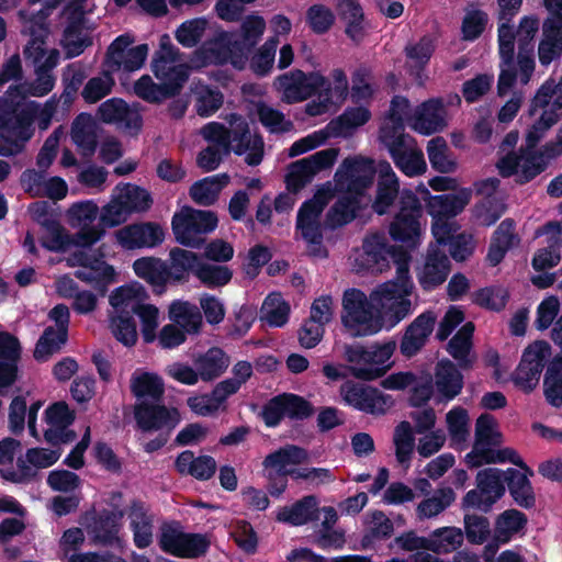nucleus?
Listing matches in <instances>:
<instances>
[{
  "mask_svg": "<svg viewBox=\"0 0 562 562\" xmlns=\"http://www.w3.org/2000/svg\"><path fill=\"white\" fill-rule=\"evenodd\" d=\"M436 321L435 312L427 310L405 328L400 341V351L405 358H413L426 346L434 331Z\"/></svg>",
  "mask_w": 562,
  "mask_h": 562,
  "instance_id": "a211bd4d",
  "label": "nucleus"
},
{
  "mask_svg": "<svg viewBox=\"0 0 562 562\" xmlns=\"http://www.w3.org/2000/svg\"><path fill=\"white\" fill-rule=\"evenodd\" d=\"M539 110L553 112L561 119L562 90L558 85L546 82L539 88L530 102L529 115H535Z\"/></svg>",
  "mask_w": 562,
  "mask_h": 562,
  "instance_id": "79ce46f5",
  "label": "nucleus"
},
{
  "mask_svg": "<svg viewBox=\"0 0 562 562\" xmlns=\"http://www.w3.org/2000/svg\"><path fill=\"white\" fill-rule=\"evenodd\" d=\"M266 30V21L260 15H248L240 24L239 32L220 31L205 41L196 50L206 65L231 64L244 70L248 59Z\"/></svg>",
  "mask_w": 562,
  "mask_h": 562,
  "instance_id": "f03ea898",
  "label": "nucleus"
},
{
  "mask_svg": "<svg viewBox=\"0 0 562 562\" xmlns=\"http://www.w3.org/2000/svg\"><path fill=\"white\" fill-rule=\"evenodd\" d=\"M116 189L131 215L147 212L153 206V196L145 188L126 183L122 188L116 187Z\"/></svg>",
  "mask_w": 562,
  "mask_h": 562,
  "instance_id": "09e8293b",
  "label": "nucleus"
},
{
  "mask_svg": "<svg viewBox=\"0 0 562 562\" xmlns=\"http://www.w3.org/2000/svg\"><path fill=\"white\" fill-rule=\"evenodd\" d=\"M446 114L443 98L429 99L417 108L413 127L424 135L441 132L447 126Z\"/></svg>",
  "mask_w": 562,
  "mask_h": 562,
  "instance_id": "5701e85b",
  "label": "nucleus"
},
{
  "mask_svg": "<svg viewBox=\"0 0 562 562\" xmlns=\"http://www.w3.org/2000/svg\"><path fill=\"white\" fill-rule=\"evenodd\" d=\"M371 119V112L363 106L347 108L340 115L333 119L327 130L333 137L347 135L351 130L360 127Z\"/></svg>",
  "mask_w": 562,
  "mask_h": 562,
  "instance_id": "4c0bfd02",
  "label": "nucleus"
},
{
  "mask_svg": "<svg viewBox=\"0 0 562 562\" xmlns=\"http://www.w3.org/2000/svg\"><path fill=\"white\" fill-rule=\"evenodd\" d=\"M32 133L22 123L13 128H7L0 134V156L12 157L23 151L25 143L31 138Z\"/></svg>",
  "mask_w": 562,
  "mask_h": 562,
  "instance_id": "603ef678",
  "label": "nucleus"
},
{
  "mask_svg": "<svg viewBox=\"0 0 562 562\" xmlns=\"http://www.w3.org/2000/svg\"><path fill=\"white\" fill-rule=\"evenodd\" d=\"M130 382L131 392L139 402L147 400L160 402L164 397L165 384L156 373L135 371Z\"/></svg>",
  "mask_w": 562,
  "mask_h": 562,
  "instance_id": "2f4dec72",
  "label": "nucleus"
},
{
  "mask_svg": "<svg viewBox=\"0 0 562 562\" xmlns=\"http://www.w3.org/2000/svg\"><path fill=\"white\" fill-rule=\"evenodd\" d=\"M123 512L103 509L92 517L87 532L94 544L111 547L120 542V527Z\"/></svg>",
  "mask_w": 562,
  "mask_h": 562,
  "instance_id": "412c9836",
  "label": "nucleus"
},
{
  "mask_svg": "<svg viewBox=\"0 0 562 562\" xmlns=\"http://www.w3.org/2000/svg\"><path fill=\"white\" fill-rule=\"evenodd\" d=\"M229 182L226 173L205 177L195 181L189 190L190 198L201 206H211L217 199L221 190Z\"/></svg>",
  "mask_w": 562,
  "mask_h": 562,
  "instance_id": "72a5a7b5",
  "label": "nucleus"
},
{
  "mask_svg": "<svg viewBox=\"0 0 562 562\" xmlns=\"http://www.w3.org/2000/svg\"><path fill=\"white\" fill-rule=\"evenodd\" d=\"M119 244L128 250L154 248L165 238L161 226L155 222H139L126 225L115 232Z\"/></svg>",
  "mask_w": 562,
  "mask_h": 562,
  "instance_id": "f3484780",
  "label": "nucleus"
},
{
  "mask_svg": "<svg viewBox=\"0 0 562 562\" xmlns=\"http://www.w3.org/2000/svg\"><path fill=\"white\" fill-rule=\"evenodd\" d=\"M71 139L82 157H91L98 147L97 126L89 113H80L71 124Z\"/></svg>",
  "mask_w": 562,
  "mask_h": 562,
  "instance_id": "cd10ccee",
  "label": "nucleus"
},
{
  "mask_svg": "<svg viewBox=\"0 0 562 562\" xmlns=\"http://www.w3.org/2000/svg\"><path fill=\"white\" fill-rule=\"evenodd\" d=\"M379 139L387 149L393 162L417 146L414 137L405 133V127H380Z\"/></svg>",
  "mask_w": 562,
  "mask_h": 562,
  "instance_id": "58836bf2",
  "label": "nucleus"
},
{
  "mask_svg": "<svg viewBox=\"0 0 562 562\" xmlns=\"http://www.w3.org/2000/svg\"><path fill=\"white\" fill-rule=\"evenodd\" d=\"M531 475L515 468L505 470V485L516 505L525 509L536 506V494L529 480Z\"/></svg>",
  "mask_w": 562,
  "mask_h": 562,
  "instance_id": "bb28decb",
  "label": "nucleus"
},
{
  "mask_svg": "<svg viewBox=\"0 0 562 562\" xmlns=\"http://www.w3.org/2000/svg\"><path fill=\"white\" fill-rule=\"evenodd\" d=\"M427 155L431 168L439 173H452L458 168L456 157L442 136H436L428 142Z\"/></svg>",
  "mask_w": 562,
  "mask_h": 562,
  "instance_id": "ea45409f",
  "label": "nucleus"
},
{
  "mask_svg": "<svg viewBox=\"0 0 562 562\" xmlns=\"http://www.w3.org/2000/svg\"><path fill=\"white\" fill-rule=\"evenodd\" d=\"M396 349L394 340L364 346L359 342L345 344L342 358L347 362L346 370L360 381H373L385 375L391 364L387 361Z\"/></svg>",
  "mask_w": 562,
  "mask_h": 562,
  "instance_id": "7ed1b4c3",
  "label": "nucleus"
},
{
  "mask_svg": "<svg viewBox=\"0 0 562 562\" xmlns=\"http://www.w3.org/2000/svg\"><path fill=\"white\" fill-rule=\"evenodd\" d=\"M475 326L472 322L465 323L449 340L448 353L458 362L460 369L469 370L473 367L474 359L470 356L472 338Z\"/></svg>",
  "mask_w": 562,
  "mask_h": 562,
  "instance_id": "7c9ffc66",
  "label": "nucleus"
},
{
  "mask_svg": "<svg viewBox=\"0 0 562 562\" xmlns=\"http://www.w3.org/2000/svg\"><path fill=\"white\" fill-rule=\"evenodd\" d=\"M130 528L134 543L138 549H145L153 542L154 516L148 506L140 499H133L128 506Z\"/></svg>",
  "mask_w": 562,
  "mask_h": 562,
  "instance_id": "393cba45",
  "label": "nucleus"
},
{
  "mask_svg": "<svg viewBox=\"0 0 562 562\" xmlns=\"http://www.w3.org/2000/svg\"><path fill=\"white\" fill-rule=\"evenodd\" d=\"M509 300V292L503 286H485L473 293L472 302L483 308L501 312Z\"/></svg>",
  "mask_w": 562,
  "mask_h": 562,
  "instance_id": "bf43d9fd",
  "label": "nucleus"
},
{
  "mask_svg": "<svg viewBox=\"0 0 562 562\" xmlns=\"http://www.w3.org/2000/svg\"><path fill=\"white\" fill-rule=\"evenodd\" d=\"M464 537L471 544H482L491 536V524L487 517L476 514L464 515Z\"/></svg>",
  "mask_w": 562,
  "mask_h": 562,
  "instance_id": "338daca9",
  "label": "nucleus"
},
{
  "mask_svg": "<svg viewBox=\"0 0 562 562\" xmlns=\"http://www.w3.org/2000/svg\"><path fill=\"white\" fill-rule=\"evenodd\" d=\"M398 204L400 210L390 224L389 234L393 240L414 247L420 236V199L411 189H403Z\"/></svg>",
  "mask_w": 562,
  "mask_h": 562,
  "instance_id": "0eeeda50",
  "label": "nucleus"
},
{
  "mask_svg": "<svg viewBox=\"0 0 562 562\" xmlns=\"http://www.w3.org/2000/svg\"><path fill=\"white\" fill-rule=\"evenodd\" d=\"M182 60L183 54L168 34H162L151 57L150 69L160 83L171 87L169 93L172 98L181 93L190 77L191 67Z\"/></svg>",
  "mask_w": 562,
  "mask_h": 562,
  "instance_id": "39448f33",
  "label": "nucleus"
},
{
  "mask_svg": "<svg viewBox=\"0 0 562 562\" xmlns=\"http://www.w3.org/2000/svg\"><path fill=\"white\" fill-rule=\"evenodd\" d=\"M463 540V531L458 527L438 528L428 537V551L437 554L450 553L459 549Z\"/></svg>",
  "mask_w": 562,
  "mask_h": 562,
  "instance_id": "37998d69",
  "label": "nucleus"
},
{
  "mask_svg": "<svg viewBox=\"0 0 562 562\" xmlns=\"http://www.w3.org/2000/svg\"><path fill=\"white\" fill-rule=\"evenodd\" d=\"M279 45V36H270L257 52H252L249 56L248 63L250 70L258 77H266L270 74L277 47Z\"/></svg>",
  "mask_w": 562,
  "mask_h": 562,
  "instance_id": "de8ad7c7",
  "label": "nucleus"
},
{
  "mask_svg": "<svg viewBox=\"0 0 562 562\" xmlns=\"http://www.w3.org/2000/svg\"><path fill=\"white\" fill-rule=\"evenodd\" d=\"M475 488L462 498V509H479L488 513L505 494V470L485 468L475 476Z\"/></svg>",
  "mask_w": 562,
  "mask_h": 562,
  "instance_id": "6e6552de",
  "label": "nucleus"
},
{
  "mask_svg": "<svg viewBox=\"0 0 562 562\" xmlns=\"http://www.w3.org/2000/svg\"><path fill=\"white\" fill-rule=\"evenodd\" d=\"M110 329L115 339L126 347L137 341L136 323L132 313H119L110 317Z\"/></svg>",
  "mask_w": 562,
  "mask_h": 562,
  "instance_id": "13d9d810",
  "label": "nucleus"
},
{
  "mask_svg": "<svg viewBox=\"0 0 562 562\" xmlns=\"http://www.w3.org/2000/svg\"><path fill=\"white\" fill-rule=\"evenodd\" d=\"M451 271V262L447 254L437 246L427 249L425 262L417 279L420 288L430 292L441 285Z\"/></svg>",
  "mask_w": 562,
  "mask_h": 562,
  "instance_id": "aec40b11",
  "label": "nucleus"
},
{
  "mask_svg": "<svg viewBox=\"0 0 562 562\" xmlns=\"http://www.w3.org/2000/svg\"><path fill=\"white\" fill-rule=\"evenodd\" d=\"M544 396L553 407L562 406V356H555L547 367L543 379Z\"/></svg>",
  "mask_w": 562,
  "mask_h": 562,
  "instance_id": "a18cd8bd",
  "label": "nucleus"
},
{
  "mask_svg": "<svg viewBox=\"0 0 562 562\" xmlns=\"http://www.w3.org/2000/svg\"><path fill=\"white\" fill-rule=\"evenodd\" d=\"M341 323L352 337L378 334L384 326V316L376 301L359 289H348L342 296Z\"/></svg>",
  "mask_w": 562,
  "mask_h": 562,
  "instance_id": "20e7f679",
  "label": "nucleus"
},
{
  "mask_svg": "<svg viewBox=\"0 0 562 562\" xmlns=\"http://www.w3.org/2000/svg\"><path fill=\"white\" fill-rule=\"evenodd\" d=\"M456 493L449 487L438 488L435 494L422 501L417 506V514L419 518H431L448 508L454 501Z\"/></svg>",
  "mask_w": 562,
  "mask_h": 562,
  "instance_id": "864d4df0",
  "label": "nucleus"
},
{
  "mask_svg": "<svg viewBox=\"0 0 562 562\" xmlns=\"http://www.w3.org/2000/svg\"><path fill=\"white\" fill-rule=\"evenodd\" d=\"M132 314L140 321V333L144 342L151 344L157 339L159 310L153 304H136Z\"/></svg>",
  "mask_w": 562,
  "mask_h": 562,
  "instance_id": "0e129e2a",
  "label": "nucleus"
},
{
  "mask_svg": "<svg viewBox=\"0 0 562 562\" xmlns=\"http://www.w3.org/2000/svg\"><path fill=\"white\" fill-rule=\"evenodd\" d=\"M393 441L397 462L408 465L415 446L413 429L408 422L403 420L395 427Z\"/></svg>",
  "mask_w": 562,
  "mask_h": 562,
  "instance_id": "680f3d73",
  "label": "nucleus"
},
{
  "mask_svg": "<svg viewBox=\"0 0 562 562\" xmlns=\"http://www.w3.org/2000/svg\"><path fill=\"white\" fill-rule=\"evenodd\" d=\"M200 257L190 250L173 248L170 250V265L168 270L173 282H186L189 273L195 276V270L200 265Z\"/></svg>",
  "mask_w": 562,
  "mask_h": 562,
  "instance_id": "a19ab883",
  "label": "nucleus"
},
{
  "mask_svg": "<svg viewBox=\"0 0 562 562\" xmlns=\"http://www.w3.org/2000/svg\"><path fill=\"white\" fill-rule=\"evenodd\" d=\"M170 90L171 87L169 88L160 82L156 83L149 75H143L134 83V93L151 104H159L167 99H171Z\"/></svg>",
  "mask_w": 562,
  "mask_h": 562,
  "instance_id": "4d7b16f0",
  "label": "nucleus"
},
{
  "mask_svg": "<svg viewBox=\"0 0 562 562\" xmlns=\"http://www.w3.org/2000/svg\"><path fill=\"white\" fill-rule=\"evenodd\" d=\"M195 277L204 286L215 289L228 284L233 278V271L227 266L201 261L195 270Z\"/></svg>",
  "mask_w": 562,
  "mask_h": 562,
  "instance_id": "5fc2aeb1",
  "label": "nucleus"
},
{
  "mask_svg": "<svg viewBox=\"0 0 562 562\" xmlns=\"http://www.w3.org/2000/svg\"><path fill=\"white\" fill-rule=\"evenodd\" d=\"M550 356L551 346L548 341L536 340L528 345L512 374L514 384L525 393H530L539 383Z\"/></svg>",
  "mask_w": 562,
  "mask_h": 562,
  "instance_id": "9b49d317",
  "label": "nucleus"
},
{
  "mask_svg": "<svg viewBox=\"0 0 562 562\" xmlns=\"http://www.w3.org/2000/svg\"><path fill=\"white\" fill-rule=\"evenodd\" d=\"M528 518L522 512L510 508L501 513L495 521L494 540L508 543L513 537L526 528Z\"/></svg>",
  "mask_w": 562,
  "mask_h": 562,
  "instance_id": "e433bc0d",
  "label": "nucleus"
},
{
  "mask_svg": "<svg viewBox=\"0 0 562 562\" xmlns=\"http://www.w3.org/2000/svg\"><path fill=\"white\" fill-rule=\"evenodd\" d=\"M55 86V78L53 75L40 71L37 78L31 83H19L10 86L7 93L11 98L24 99L27 95L44 97L48 94Z\"/></svg>",
  "mask_w": 562,
  "mask_h": 562,
  "instance_id": "3c124183",
  "label": "nucleus"
},
{
  "mask_svg": "<svg viewBox=\"0 0 562 562\" xmlns=\"http://www.w3.org/2000/svg\"><path fill=\"white\" fill-rule=\"evenodd\" d=\"M305 21L313 33L323 35L334 25L335 14L325 4L316 3L306 10Z\"/></svg>",
  "mask_w": 562,
  "mask_h": 562,
  "instance_id": "774afa93",
  "label": "nucleus"
},
{
  "mask_svg": "<svg viewBox=\"0 0 562 562\" xmlns=\"http://www.w3.org/2000/svg\"><path fill=\"white\" fill-rule=\"evenodd\" d=\"M458 367L447 358L437 362L435 368V387L439 401H452L462 392L464 378Z\"/></svg>",
  "mask_w": 562,
  "mask_h": 562,
  "instance_id": "4be33fe9",
  "label": "nucleus"
},
{
  "mask_svg": "<svg viewBox=\"0 0 562 562\" xmlns=\"http://www.w3.org/2000/svg\"><path fill=\"white\" fill-rule=\"evenodd\" d=\"M207 21L204 18H195L181 23L176 32L177 42L186 48L196 46L206 30Z\"/></svg>",
  "mask_w": 562,
  "mask_h": 562,
  "instance_id": "69168bd1",
  "label": "nucleus"
},
{
  "mask_svg": "<svg viewBox=\"0 0 562 562\" xmlns=\"http://www.w3.org/2000/svg\"><path fill=\"white\" fill-rule=\"evenodd\" d=\"M194 364L203 381H212L226 371L229 357L223 349L211 347L194 360Z\"/></svg>",
  "mask_w": 562,
  "mask_h": 562,
  "instance_id": "c9c22d12",
  "label": "nucleus"
},
{
  "mask_svg": "<svg viewBox=\"0 0 562 562\" xmlns=\"http://www.w3.org/2000/svg\"><path fill=\"white\" fill-rule=\"evenodd\" d=\"M218 225L214 211L198 210L183 206L175 213L171 220L172 233L176 240L186 247L200 249L205 243L203 235L212 233Z\"/></svg>",
  "mask_w": 562,
  "mask_h": 562,
  "instance_id": "423d86ee",
  "label": "nucleus"
},
{
  "mask_svg": "<svg viewBox=\"0 0 562 562\" xmlns=\"http://www.w3.org/2000/svg\"><path fill=\"white\" fill-rule=\"evenodd\" d=\"M413 291L408 293H401V295L394 294L392 297H384L380 294H375V289L371 292V299L376 301L381 310L386 308V316L392 326L398 324L412 312V302L408 296Z\"/></svg>",
  "mask_w": 562,
  "mask_h": 562,
  "instance_id": "c03bdc74",
  "label": "nucleus"
},
{
  "mask_svg": "<svg viewBox=\"0 0 562 562\" xmlns=\"http://www.w3.org/2000/svg\"><path fill=\"white\" fill-rule=\"evenodd\" d=\"M290 306L280 293L269 294L260 308V318L272 327H282L289 321Z\"/></svg>",
  "mask_w": 562,
  "mask_h": 562,
  "instance_id": "8fccbe9b",
  "label": "nucleus"
},
{
  "mask_svg": "<svg viewBox=\"0 0 562 562\" xmlns=\"http://www.w3.org/2000/svg\"><path fill=\"white\" fill-rule=\"evenodd\" d=\"M387 259L396 266V277L375 288V294L392 297L394 294L413 291L414 283L409 274L411 254L402 246L389 245Z\"/></svg>",
  "mask_w": 562,
  "mask_h": 562,
  "instance_id": "dca6fc26",
  "label": "nucleus"
},
{
  "mask_svg": "<svg viewBox=\"0 0 562 562\" xmlns=\"http://www.w3.org/2000/svg\"><path fill=\"white\" fill-rule=\"evenodd\" d=\"M168 318L189 335L199 334L203 324L200 307L189 301L175 300L169 305Z\"/></svg>",
  "mask_w": 562,
  "mask_h": 562,
  "instance_id": "c756f323",
  "label": "nucleus"
},
{
  "mask_svg": "<svg viewBox=\"0 0 562 562\" xmlns=\"http://www.w3.org/2000/svg\"><path fill=\"white\" fill-rule=\"evenodd\" d=\"M160 549L180 559H198L204 557L211 541L204 533L183 532L172 525H164L159 537Z\"/></svg>",
  "mask_w": 562,
  "mask_h": 562,
  "instance_id": "9d476101",
  "label": "nucleus"
},
{
  "mask_svg": "<svg viewBox=\"0 0 562 562\" xmlns=\"http://www.w3.org/2000/svg\"><path fill=\"white\" fill-rule=\"evenodd\" d=\"M393 532L392 520L382 510H374L371 513V524L361 537L360 546L364 550L371 549L375 541L389 539Z\"/></svg>",
  "mask_w": 562,
  "mask_h": 562,
  "instance_id": "49530a36",
  "label": "nucleus"
},
{
  "mask_svg": "<svg viewBox=\"0 0 562 562\" xmlns=\"http://www.w3.org/2000/svg\"><path fill=\"white\" fill-rule=\"evenodd\" d=\"M276 83L283 92V100L289 104L305 101L321 90L331 91V83L318 71L304 72L294 69L280 75Z\"/></svg>",
  "mask_w": 562,
  "mask_h": 562,
  "instance_id": "1a4fd4ad",
  "label": "nucleus"
},
{
  "mask_svg": "<svg viewBox=\"0 0 562 562\" xmlns=\"http://www.w3.org/2000/svg\"><path fill=\"white\" fill-rule=\"evenodd\" d=\"M375 178L374 160L364 157L345 158L336 171V186L345 192L327 211L323 226L336 229L352 222L361 210V198Z\"/></svg>",
  "mask_w": 562,
  "mask_h": 562,
  "instance_id": "f257e3e1",
  "label": "nucleus"
},
{
  "mask_svg": "<svg viewBox=\"0 0 562 562\" xmlns=\"http://www.w3.org/2000/svg\"><path fill=\"white\" fill-rule=\"evenodd\" d=\"M318 502L316 496L307 495L291 506H284L277 515V520L292 526H302L317 519Z\"/></svg>",
  "mask_w": 562,
  "mask_h": 562,
  "instance_id": "473e14b6",
  "label": "nucleus"
},
{
  "mask_svg": "<svg viewBox=\"0 0 562 562\" xmlns=\"http://www.w3.org/2000/svg\"><path fill=\"white\" fill-rule=\"evenodd\" d=\"M338 18L345 23V34L355 44L360 45L366 36L364 12L359 0H335Z\"/></svg>",
  "mask_w": 562,
  "mask_h": 562,
  "instance_id": "b1692460",
  "label": "nucleus"
},
{
  "mask_svg": "<svg viewBox=\"0 0 562 562\" xmlns=\"http://www.w3.org/2000/svg\"><path fill=\"white\" fill-rule=\"evenodd\" d=\"M134 418L144 432L172 430L179 423L177 408H168L159 402L140 401L134 406Z\"/></svg>",
  "mask_w": 562,
  "mask_h": 562,
  "instance_id": "2eb2a0df",
  "label": "nucleus"
},
{
  "mask_svg": "<svg viewBox=\"0 0 562 562\" xmlns=\"http://www.w3.org/2000/svg\"><path fill=\"white\" fill-rule=\"evenodd\" d=\"M339 394L345 405L371 415L384 414L390 398L379 389L353 380L345 381L339 387Z\"/></svg>",
  "mask_w": 562,
  "mask_h": 562,
  "instance_id": "ddd939ff",
  "label": "nucleus"
},
{
  "mask_svg": "<svg viewBox=\"0 0 562 562\" xmlns=\"http://www.w3.org/2000/svg\"><path fill=\"white\" fill-rule=\"evenodd\" d=\"M114 85L113 71L106 67L101 76L92 77L88 80L81 95L87 103H97L112 92Z\"/></svg>",
  "mask_w": 562,
  "mask_h": 562,
  "instance_id": "6e6d98bb",
  "label": "nucleus"
},
{
  "mask_svg": "<svg viewBox=\"0 0 562 562\" xmlns=\"http://www.w3.org/2000/svg\"><path fill=\"white\" fill-rule=\"evenodd\" d=\"M420 198L426 202V212L431 218H452L459 215L470 203L471 188H461L452 193L431 195L429 190L420 184L417 187Z\"/></svg>",
  "mask_w": 562,
  "mask_h": 562,
  "instance_id": "4468645a",
  "label": "nucleus"
},
{
  "mask_svg": "<svg viewBox=\"0 0 562 562\" xmlns=\"http://www.w3.org/2000/svg\"><path fill=\"white\" fill-rule=\"evenodd\" d=\"M496 167L502 178L516 176V183L522 186L543 172L547 162L541 151L519 148L518 151H509L502 157Z\"/></svg>",
  "mask_w": 562,
  "mask_h": 562,
  "instance_id": "f8f14e48",
  "label": "nucleus"
},
{
  "mask_svg": "<svg viewBox=\"0 0 562 562\" xmlns=\"http://www.w3.org/2000/svg\"><path fill=\"white\" fill-rule=\"evenodd\" d=\"M515 225L513 218H505L494 231L486 255V260L492 267H496L503 261L515 239L519 240L515 234Z\"/></svg>",
  "mask_w": 562,
  "mask_h": 562,
  "instance_id": "c85d7f7f",
  "label": "nucleus"
},
{
  "mask_svg": "<svg viewBox=\"0 0 562 562\" xmlns=\"http://www.w3.org/2000/svg\"><path fill=\"white\" fill-rule=\"evenodd\" d=\"M67 340L68 335L61 338L58 329L53 326L46 327L35 345L33 352L34 359L40 362L46 361L53 353L57 352Z\"/></svg>",
  "mask_w": 562,
  "mask_h": 562,
  "instance_id": "052dcab7",
  "label": "nucleus"
},
{
  "mask_svg": "<svg viewBox=\"0 0 562 562\" xmlns=\"http://www.w3.org/2000/svg\"><path fill=\"white\" fill-rule=\"evenodd\" d=\"M133 268L137 277L157 288L159 292L169 281H172L168 266L160 259L139 258L134 261Z\"/></svg>",
  "mask_w": 562,
  "mask_h": 562,
  "instance_id": "f704fd0d",
  "label": "nucleus"
},
{
  "mask_svg": "<svg viewBox=\"0 0 562 562\" xmlns=\"http://www.w3.org/2000/svg\"><path fill=\"white\" fill-rule=\"evenodd\" d=\"M98 119L106 124H119L137 135L143 127V116L121 98H111L102 102L97 111Z\"/></svg>",
  "mask_w": 562,
  "mask_h": 562,
  "instance_id": "6ab92c4d",
  "label": "nucleus"
},
{
  "mask_svg": "<svg viewBox=\"0 0 562 562\" xmlns=\"http://www.w3.org/2000/svg\"><path fill=\"white\" fill-rule=\"evenodd\" d=\"M307 458L305 449L289 445L269 453L262 461L263 467H279L289 469L290 464H300Z\"/></svg>",
  "mask_w": 562,
  "mask_h": 562,
  "instance_id": "e2e57ef3",
  "label": "nucleus"
},
{
  "mask_svg": "<svg viewBox=\"0 0 562 562\" xmlns=\"http://www.w3.org/2000/svg\"><path fill=\"white\" fill-rule=\"evenodd\" d=\"M175 468L181 475H191L199 481H207L215 474L217 464L211 456L194 457L193 451L184 450L178 454Z\"/></svg>",
  "mask_w": 562,
  "mask_h": 562,
  "instance_id": "a878e982",
  "label": "nucleus"
}]
</instances>
